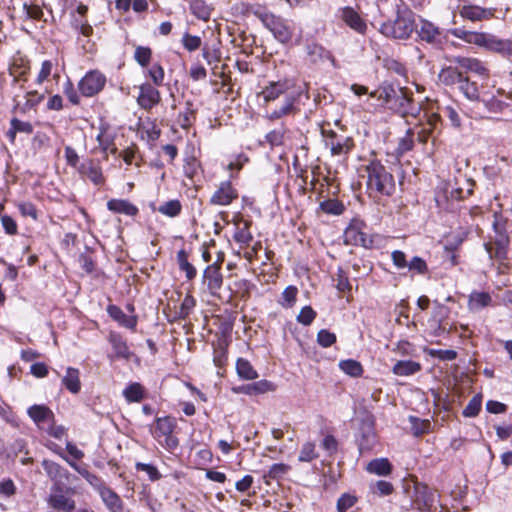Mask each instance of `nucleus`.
Here are the masks:
<instances>
[{
    "label": "nucleus",
    "instance_id": "obj_8",
    "mask_svg": "<svg viewBox=\"0 0 512 512\" xmlns=\"http://www.w3.org/2000/svg\"><path fill=\"white\" fill-rule=\"evenodd\" d=\"M106 77L98 70H91L78 83L81 94L85 97H92L104 88Z\"/></svg>",
    "mask_w": 512,
    "mask_h": 512
},
{
    "label": "nucleus",
    "instance_id": "obj_7",
    "mask_svg": "<svg viewBox=\"0 0 512 512\" xmlns=\"http://www.w3.org/2000/svg\"><path fill=\"white\" fill-rule=\"evenodd\" d=\"M365 224L360 220H352L344 231V243L346 245L362 246L371 248L373 246L372 238L363 231Z\"/></svg>",
    "mask_w": 512,
    "mask_h": 512
},
{
    "label": "nucleus",
    "instance_id": "obj_54",
    "mask_svg": "<svg viewBox=\"0 0 512 512\" xmlns=\"http://www.w3.org/2000/svg\"><path fill=\"white\" fill-rule=\"evenodd\" d=\"M202 57L208 65L218 63L221 59V51L215 46L204 44L202 46Z\"/></svg>",
    "mask_w": 512,
    "mask_h": 512
},
{
    "label": "nucleus",
    "instance_id": "obj_12",
    "mask_svg": "<svg viewBox=\"0 0 512 512\" xmlns=\"http://www.w3.org/2000/svg\"><path fill=\"white\" fill-rule=\"evenodd\" d=\"M161 100L160 92L150 83H143L139 86L137 103L144 110H151Z\"/></svg>",
    "mask_w": 512,
    "mask_h": 512
},
{
    "label": "nucleus",
    "instance_id": "obj_34",
    "mask_svg": "<svg viewBox=\"0 0 512 512\" xmlns=\"http://www.w3.org/2000/svg\"><path fill=\"white\" fill-rule=\"evenodd\" d=\"M127 403H138L145 398V388L138 382L129 383L122 392Z\"/></svg>",
    "mask_w": 512,
    "mask_h": 512
},
{
    "label": "nucleus",
    "instance_id": "obj_47",
    "mask_svg": "<svg viewBox=\"0 0 512 512\" xmlns=\"http://www.w3.org/2000/svg\"><path fill=\"white\" fill-rule=\"evenodd\" d=\"M177 262L181 271L185 272L188 279H193L196 276L195 267L188 261V255L185 250H180L177 253Z\"/></svg>",
    "mask_w": 512,
    "mask_h": 512
},
{
    "label": "nucleus",
    "instance_id": "obj_38",
    "mask_svg": "<svg viewBox=\"0 0 512 512\" xmlns=\"http://www.w3.org/2000/svg\"><path fill=\"white\" fill-rule=\"evenodd\" d=\"M459 90L463 93V95L472 101H479V91L476 82L470 81L464 75L461 77V81L457 84Z\"/></svg>",
    "mask_w": 512,
    "mask_h": 512
},
{
    "label": "nucleus",
    "instance_id": "obj_41",
    "mask_svg": "<svg viewBox=\"0 0 512 512\" xmlns=\"http://www.w3.org/2000/svg\"><path fill=\"white\" fill-rule=\"evenodd\" d=\"M63 459H65L68 464L73 467L74 469H76L84 478L85 480L95 489L97 490L98 493H100L102 491V488H105L106 485L105 483L103 482V480L101 478H99L98 476H96L95 474H92L90 473L88 470L86 469H78L77 468V465L74 463V462H71L69 461L66 457L62 456Z\"/></svg>",
    "mask_w": 512,
    "mask_h": 512
},
{
    "label": "nucleus",
    "instance_id": "obj_22",
    "mask_svg": "<svg viewBox=\"0 0 512 512\" xmlns=\"http://www.w3.org/2000/svg\"><path fill=\"white\" fill-rule=\"evenodd\" d=\"M42 467L48 477L59 485H62L64 481L68 480L69 472L67 469L60 466L58 463L51 460H43Z\"/></svg>",
    "mask_w": 512,
    "mask_h": 512
},
{
    "label": "nucleus",
    "instance_id": "obj_61",
    "mask_svg": "<svg viewBox=\"0 0 512 512\" xmlns=\"http://www.w3.org/2000/svg\"><path fill=\"white\" fill-rule=\"evenodd\" d=\"M286 131L284 126L274 129L266 134L265 139L271 146H280L283 144Z\"/></svg>",
    "mask_w": 512,
    "mask_h": 512
},
{
    "label": "nucleus",
    "instance_id": "obj_62",
    "mask_svg": "<svg viewBox=\"0 0 512 512\" xmlns=\"http://www.w3.org/2000/svg\"><path fill=\"white\" fill-rule=\"evenodd\" d=\"M148 75L155 86H161L163 84L165 73L163 67L159 63H154L149 68Z\"/></svg>",
    "mask_w": 512,
    "mask_h": 512
},
{
    "label": "nucleus",
    "instance_id": "obj_39",
    "mask_svg": "<svg viewBox=\"0 0 512 512\" xmlns=\"http://www.w3.org/2000/svg\"><path fill=\"white\" fill-rule=\"evenodd\" d=\"M196 109L192 101L187 100L185 102V108L178 115L177 122L183 129H188L195 121Z\"/></svg>",
    "mask_w": 512,
    "mask_h": 512
},
{
    "label": "nucleus",
    "instance_id": "obj_19",
    "mask_svg": "<svg viewBox=\"0 0 512 512\" xmlns=\"http://www.w3.org/2000/svg\"><path fill=\"white\" fill-rule=\"evenodd\" d=\"M341 18L347 26H349L357 33L362 35L366 33V22L352 7H344L342 9Z\"/></svg>",
    "mask_w": 512,
    "mask_h": 512
},
{
    "label": "nucleus",
    "instance_id": "obj_49",
    "mask_svg": "<svg viewBox=\"0 0 512 512\" xmlns=\"http://www.w3.org/2000/svg\"><path fill=\"white\" fill-rule=\"evenodd\" d=\"M478 102H481L487 112L492 114L500 113L508 106L506 102L501 101L494 96H491L490 98L483 97Z\"/></svg>",
    "mask_w": 512,
    "mask_h": 512
},
{
    "label": "nucleus",
    "instance_id": "obj_27",
    "mask_svg": "<svg viewBox=\"0 0 512 512\" xmlns=\"http://www.w3.org/2000/svg\"><path fill=\"white\" fill-rule=\"evenodd\" d=\"M109 211L127 216H135L138 214V208L125 199H111L107 202Z\"/></svg>",
    "mask_w": 512,
    "mask_h": 512
},
{
    "label": "nucleus",
    "instance_id": "obj_10",
    "mask_svg": "<svg viewBox=\"0 0 512 512\" xmlns=\"http://www.w3.org/2000/svg\"><path fill=\"white\" fill-rule=\"evenodd\" d=\"M448 32L454 37L465 41L466 43L474 44L487 50L489 49L490 41L493 35L486 32L467 31L463 28H453L448 30Z\"/></svg>",
    "mask_w": 512,
    "mask_h": 512
},
{
    "label": "nucleus",
    "instance_id": "obj_9",
    "mask_svg": "<svg viewBox=\"0 0 512 512\" xmlns=\"http://www.w3.org/2000/svg\"><path fill=\"white\" fill-rule=\"evenodd\" d=\"M415 30L421 41H424L433 47H438L443 43L444 37L442 30L428 20L421 19L420 27H415Z\"/></svg>",
    "mask_w": 512,
    "mask_h": 512
},
{
    "label": "nucleus",
    "instance_id": "obj_4",
    "mask_svg": "<svg viewBox=\"0 0 512 512\" xmlns=\"http://www.w3.org/2000/svg\"><path fill=\"white\" fill-rule=\"evenodd\" d=\"M255 15L279 42L286 44L291 41L293 32L284 19L270 12L260 10L255 11Z\"/></svg>",
    "mask_w": 512,
    "mask_h": 512
},
{
    "label": "nucleus",
    "instance_id": "obj_20",
    "mask_svg": "<svg viewBox=\"0 0 512 512\" xmlns=\"http://www.w3.org/2000/svg\"><path fill=\"white\" fill-rule=\"evenodd\" d=\"M44 98L37 91H29L25 95V101L22 103L18 96L13 97V110L21 114H27L31 109L35 108Z\"/></svg>",
    "mask_w": 512,
    "mask_h": 512
},
{
    "label": "nucleus",
    "instance_id": "obj_11",
    "mask_svg": "<svg viewBox=\"0 0 512 512\" xmlns=\"http://www.w3.org/2000/svg\"><path fill=\"white\" fill-rule=\"evenodd\" d=\"M48 504L53 509L63 512H74L75 501L66 496L61 485L54 483L48 497Z\"/></svg>",
    "mask_w": 512,
    "mask_h": 512
},
{
    "label": "nucleus",
    "instance_id": "obj_50",
    "mask_svg": "<svg viewBox=\"0 0 512 512\" xmlns=\"http://www.w3.org/2000/svg\"><path fill=\"white\" fill-rule=\"evenodd\" d=\"M339 367L345 374L352 377H358L363 372L361 364L358 361L352 359L340 361Z\"/></svg>",
    "mask_w": 512,
    "mask_h": 512
},
{
    "label": "nucleus",
    "instance_id": "obj_28",
    "mask_svg": "<svg viewBox=\"0 0 512 512\" xmlns=\"http://www.w3.org/2000/svg\"><path fill=\"white\" fill-rule=\"evenodd\" d=\"M155 422L156 425L153 435L156 440H160L165 436L173 434L176 427V422L173 418L169 416L158 417Z\"/></svg>",
    "mask_w": 512,
    "mask_h": 512
},
{
    "label": "nucleus",
    "instance_id": "obj_31",
    "mask_svg": "<svg viewBox=\"0 0 512 512\" xmlns=\"http://www.w3.org/2000/svg\"><path fill=\"white\" fill-rule=\"evenodd\" d=\"M454 62L465 71L474 72L478 75H487V68L476 58L456 57Z\"/></svg>",
    "mask_w": 512,
    "mask_h": 512
},
{
    "label": "nucleus",
    "instance_id": "obj_33",
    "mask_svg": "<svg viewBox=\"0 0 512 512\" xmlns=\"http://www.w3.org/2000/svg\"><path fill=\"white\" fill-rule=\"evenodd\" d=\"M488 50L491 52L498 53L503 57L511 58L512 57V40L501 39L493 34Z\"/></svg>",
    "mask_w": 512,
    "mask_h": 512
},
{
    "label": "nucleus",
    "instance_id": "obj_13",
    "mask_svg": "<svg viewBox=\"0 0 512 512\" xmlns=\"http://www.w3.org/2000/svg\"><path fill=\"white\" fill-rule=\"evenodd\" d=\"M436 501V493L426 484H417L414 490V503L421 511H428Z\"/></svg>",
    "mask_w": 512,
    "mask_h": 512
},
{
    "label": "nucleus",
    "instance_id": "obj_25",
    "mask_svg": "<svg viewBox=\"0 0 512 512\" xmlns=\"http://www.w3.org/2000/svg\"><path fill=\"white\" fill-rule=\"evenodd\" d=\"M325 147L330 149L332 156L346 155L353 147L350 137L338 136L336 139L325 140Z\"/></svg>",
    "mask_w": 512,
    "mask_h": 512
},
{
    "label": "nucleus",
    "instance_id": "obj_2",
    "mask_svg": "<svg viewBox=\"0 0 512 512\" xmlns=\"http://www.w3.org/2000/svg\"><path fill=\"white\" fill-rule=\"evenodd\" d=\"M508 223V218L501 212L493 213V235L490 237L489 242L484 243L485 250L490 259L503 261L508 258V250L511 243L507 230Z\"/></svg>",
    "mask_w": 512,
    "mask_h": 512
},
{
    "label": "nucleus",
    "instance_id": "obj_26",
    "mask_svg": "<svg viewBox=\"0 0 512 512\" xmlns=\"http://www.w3.org/2000/svg\"><path fill=\"white\" fill-rule=\"evenodd\" d=\"M108 315L120 326L134 330L137 325V318L134 315H126L118 306L108 305Z\"/></svg>",
    "mask_w": 512,
    "mask_h": 512
},
{
    "label": "nucleus",
    "instance_id": "obj_3",
    "mask_svg": "<svg viewBox=\"0 0 512 512\" xmlns=\"http://www.w3.org/2000/svg\"><path fill=\"white\" fill-rule=\"evenodd\" d=\"M415 30V15L408 9H398L396 18L381 24L379 31L387 38L406 40Z\"/></svg>",
    "mask_w": 512,
    "mask_h": 512
},
{
    "label": "nucleus",
    "instance_id": "obj_59",
    "mask_svg": "<svg viewBox=\"0 0 512 512\" xmlns=\"http://www.w3.org/2000/svg\"><path fill=\"white\" fill-rule=\"evenodd\" d=\"M409 421L412 424V433L415 436H420L429 431L431 423L429 420H420L417 417L410 416Z\"/></svg>",
    "mask_w": 512,
    "mask_h": 512
},
{
    "label": "nucleus",
    "instance_id": "obj_24",
    "mask_svg": "<svg viewBox=\"0 0 512 512\" xmlns=\"http://www.w3.org/2000/svg\"><path fill=\"white\" fill-rule=\"evenodd\" d=\"M290 87L291 84L287 79L270 82L269 85L262 90L261 94L265 102H270L284 94Z\"/></svg>",
    "mask_w": 512,
    "mask_h": 512
},
{
    "label": "nucleus",
    "instance_id": "obj_29",
    "mask_svg": "<svg viewBox=\"0 0 512 512\" xmlns=\"http://www.w3.org/2000/svg\"><path fill=\"white\" fill-rule=\"evenodd\" d=\"M109 342L113 348L116 358L128 360L131 356V352L126 341L123 337L115 332H111L109 335Z\"/></svg>",
    "mask_w": 512,
    "mask_h": 512
},
{
    "label": "nucleus",
    "instance_id": "obj_23",
    "mask_svg": "<svg viewBox=\"0 0 512 512\" xmlns=\"http://www.w3.org/2000/svg\"><path fill=\"white\" fill-rule=\"evenodd\" d=\"M275 385L268 380H260L250 384L242 385L234 388L237 393H243L249 396L264 394L269 391H274Z\"/></svg>",
    "mask_w": 512,
    "mask_h": 512
},
{
    "label": "nucleus",
    "instance_id": "obj_30",
    "mask_svg": "<svg viewBox=\"0 0 512 512\" xmlns=\"http://www.w3.org/2000/svg\"><path fill=\"white\" fill-rule=\"evenodd\" d=\"M99 495L109 511L121 512L123 510L121 498L109 487L102 488Z\"/></svg>",
    "mask_w": 512,
    "mask_h": 512
},
{
    "label": "nucleus",
    "instance_id": "obj_18",
    "mask_svg": "<svg viewBox=\"0 0 512 512\" xmlns=\"http://www.w3.org/2000/svg\"><path fill=\"white\" fill-rule=\"evenodd\" d=\"M78 171L83 177L88 178L94 185L100 186L105 182L101 167L93 160H86L81 163L78 167Z\"/></svg>",
    "mask_w": 512,
    "mask_h": 512
},
{
    "label": "nucleus",
    "instance_id": "obj_46",
    "mask_svg": "<svg viewBox=\"0 0 512 512\" xmlns=\"http://www.w3.org/2000/svg\"><path fill=\"white\" fill-rule=\"evenodd\" d=\"M294 102H295L294 97L286 98L285 102L278 109H275L274 111H272L270 114L267 115V118L269 120H277L286 115L293 113V111L295 109Z\"/></svg>",
    "mask_w": 512,
    "mask_h": 512
},
{
    "label": "nucleus",
    "instance_id": "obj_60",
    "mask_svg": "<svg viewBox=\"0 0 512 512\" xmlns=\"http://www.w3.org/2000/svg\"><path fill=\"white\" fill-rule=\"evenodd\" d=\"M86 252L81 253L78 258L80 267L86 272L91 273L95 268V262L91 256L92 251L89 247H85Z\"/></svg>",
    "mask_w": 512,
    "mask_h": 512
},
{
    "label": "nucleus",
    "instance_id": "obj_63",
    "mask_svg": "<svg viewBox=\"0 0 512 512\" xmlns=\"http://www.w3.org/2000/svg\"><path fill=\"white\" fill-rule=\"evenodd\" d=\"M317 342L320 346L328 348L336 342V335L327 329H321L317 334Z\"/></svg>",
    "mask_w": 512,
    "mask_h": 512
},
{
    "label": "nucleus",
    "instance_id": "obj_48",
    "mask_svg": "<svg viewBox=\"0 0 512 512\" xmlns=\"http://www.w3.org/2000/svg\"><path fill=\"white\" fill-rule=\"evenodd\" d=\"M320 209L326 214L341 215L345 210V206L338 199H327L320 203Z\"/></svg>",
    "mask_w": 512,
    "mask_h": 512
},
{
    "label": "nucleus",
    "instance_id": "obj_5",
    "mask_svg": "<svg viewBox=\"0 0 512 512\" xmlns=\"http://www.w3.org/2000/svg\"><path fill=\"white\" fill-rule=\"evenodd\" d=\"M389 108L403 117H417L421 112V106L414 101L413 93L406 87H398V93Z\"/></svg>",
    "mask_w": 512,
    "mask_h": 512
},
{
    "label": "nucleus",
    "instance_id": "obj_35",
    "mask_svg": "<svg viewBox=\"0 0 512 512\" xmlns=\"http://www.w3.org/2000/svg\"><path fill=\"white\" fill-rule=\"evenodd\" d=\"M421 370V364L412 360L397 361L393 366V373L397 376H411Z\"/></svg>",
    "mask_w": 512,
    "mask_h": 512
},
{
    "label": "nucleus",
    "instance_id": "obj_32",
    "mask_svg": "<svg viewBox=\"0 0 512 512\" xmlns=\"http://www.w3.org/2000/svg\"><path fill=\"white\" fill-rule=\"evenodd\" d=\"M62 384L72 394H77L81 390L80 372L77 368L68 367L66 374L62 378Z\"/></svg>",
    "mask_w": 512,
    "mask_h": 512
},
{
    "label": "nucleus",
    "instance_id": "obj_45",
    "mask_svg": "<svg viewBox=\"0 0 512 512\" xmlns=\"http://www.w3.org/2000/svg\"><path fill=\"white\" fill-rule=\"evenodd\" d=\"M407 269L412 276H426L429 273V268L426 261L419 256H414L411 258V260H409Z\"/></svg>",
    "mask_w": 512,
    "mask_h": 512
},
{
    "label": "nucleus",
    "instance_id": "obj_55",
    "mask_svg": "<svg viewBox=\"0 0 512 512\" xmlns=\"http://www.w3.org/2000/svg\"><path fill=\"white\" fill-rule=\"evenodd\" d=\"M199 167L200 163L195 156L190 155L184 158L183 172L187 178L192 180L196 175Z\"/></svg>",
    "mask_w": 512,
    "mask_h": 512
},
{
    "label": "nucleus",
    "instance_id": "obj_53",
    "mask_svg": "<svg viewBox=\"0 0 512 512\" xmlns=\"http://www.w3.org/2000/svg\"><path fill=\"white\" fill-rule=\"evenodd\" d=\"M152 58V50L147 46H137L134 52V59L141 67H147Z\"/></svg>",
    "mask_w": 512,
    "mask_h": 512
},
{
    "label": "nucleus",
    "instance_id": "obj_14",
    "mask_svg": "<svg viewBox=\"0 0 512 512\" xmlns=\"http://www.w3.org/2000/svg\"><path fill=\"white\" fill-rule=\"evenodd\" d=\"M306 54L312 64H320L329 60L334 68H337V61L332 53L317 43H308L305 47Z\"/></svg>",
    "mask_w": 512,
    "mask_h": 512
},
{
    "label": "nucleus",
    "instance_id": "obj_51",
    "mask_svg": "<svg viewBox=\"0 0 512 512\" xmlns=\"http://www.w3.org/2000/svg\"><path fill=\"white\" fill-rule=\"evenodd\" d=\"M182 205L179 200L174 199L164 202L158 207V211L168 217H176L180 214Z\"/></svg>",
    "mask_w": 512,
    "mask_h": 512
},
{
    "label": "nucleus",
    "instance_id": "obj_1",
    "mask_svg": "<svg viewBox=\"0 0 512 512\" xmlns=\"http://www.w3.org/2000/svg\"><path fill=\"white\" fill-rule=\"evenodd\" d=\"M367 189L382 196H391L396 190L394 173L401 176L399 183L402 184L403 171L399 164L388 169L379 160H371L366 166Z\"/></svg>",
    "mask_w": 512,
    "mask_h": 512
},
{
    "label": "nucleus",
    "instance_id": "obj_57",
    "mask_svg": "<svg viewBox=\"0 0 512 512\" xmlns=\"http://www.w3.org/2000/svg\"><path fill=\"white\" fill-rule=\"evenodd\" d=\"M181 43L183 47L189 52H193L202 46L201 38L196 35H191L188 32L183 34Z\"/></svg>",
    "mask_w": 512,
    "mask_h": 512
},
{
    "label": "nucleus",
    "instance_id": "obj_6",
    "mask_svg": "<svg viewBox=\"0 0 512 512\" xmlns=\"http://www.w3.org/2000/svg\"><path fill=\"white\" fill-rule=\"evenodd\" d=\"M356 441L360 453L370 451L376 445L377 438L374 430V418L372 415L366 414L361 419Z\"/></svg>",
    "mask_w": 512,
    "mask_h": 512
},
{
    "label": "nucleus",
    "instance_id": "obj_36",
    "mask_svg": "<svg viewBox=\"0 0 512 512\" xmlns=\"http://www.w3.org/2000/svg\"><path fill=\"white\" fill-rule=\"evenodd\" d=\"M462 76L463 74L456 67L449 66L440 71L438 78L445 86H454L461 81Z\"/></svg>",
    "mask_w": 512,
    "mask_h": 512
},
{
    "label": "nucleus",
    "instance_id": "obj_40",
    "mask_svg": "<svg viewBox=\"0 0 512 512\" xmlns=\"http://www.w3.org/2000/svg\"><path fill=\"white\" fill-rule=\"evenodd\" d=\"M204 281L206 282L208 288H218L222 283V276L220 273V268L217 264L209 265L204 270Z\"/></svg>",
    "mask_w": 512,
    "mask_h": 512
},
{
    "label": "nucleus",
    "instance_id": "obj_44",
    "mask_svg": "<svg viewBox=\"0 0 512 512\" xmlns=\"http://www.w3.org/2000/svg\"><path fill=\"white\" fill-rule=\"evenodd\" d=\"M491 301L490 295L485 291H474L469 297V307L471 310H479L487 306Z\"/></svg>",
    "mask_w": 512,
    "mask_h": 512
},
{
    "label": "nucleus",
    "instance_id": "obj_16",
    "mask_svg": "<svg viewBox=\"0 0 512 512\" xmlns=\"http://www.w3.org/2000/svg\"><path fill=\"white\" fill-rule=\"evenodd\" d=\"M495 9L483 8L478 5H463L459 10V15L472 22L488 20L494 16Z\"/></svg>",
    "mask_w": 512,
    "mask_h": 512
},
{
    "label": "nucleus",
    "instance_id": "obj_64",
    "mask_svg": "<svg viewBox=\"0 0 512 512\" xmlns=\"http://www.w3.org/2000/svg\"><path fill=\"white\" fill-rule=\"evenodd\" d=\"M357 498L354 495L344 493L340 496L337 501V511L338 512H346L349 508L354 506Z\"/></svg>",
    "mask_w": 512,
    "mask_h": 512
},
{
    "label": "nucleus",
    "instance_id": "obj_52",
    "mask_svg": "<svg viewBox=\"0 0 512 512\" xmlns=\"http://www.w3.org/2000/svg\"><path fill=\"white\" fill-rule=\"evenodd\" d=\"M318 456L319 454L316 451L315 443L308 441L302 445V448L299 452L298 460L300 462H311L317 459Z\"/></svg>",
    "mask_w": 512,
    "mask_h": 512
},
{
    "label": "nucleus",
    "instance_id": "obj_21",
    "mask_svg": "<svg viewBox=\"0 0 512 512\" xmlns=\"http://www.w3.org/2000/svg\"><path fill=\"white\" fill-rule=\"evenodd\" d=\"M398 87L399 86H394L391 83L383 82L377 89L370 92L369 96L377 99L383 105L390 107L393 99L396 97V93H398Z\"/></svg>",
    "mask_w": 512,
    "mask_h": 512
},
{
    "label": "nucleus",
    "instance_id": "obj_37",
    "mask_svg": "<svg viewBox=\"0 0 512 512\" xmlns=\"http://www.w3.org/2000/svg\"><path fill=\"white\" fill-rule=\"evenodd\" d=\"M459 183L456 182V187H452L450 190V196L453 199L456 200H462L472 195L473 193V187H474V181L471 179L463 178L462 180V186L458 185Z\"/></svg>",
    "mask_w": 512,
    "mask_h": 512
},
{
    "label": "nucleus",
    "instance_id": "obj_15",
    "mask_svg": "<svg viewBox=\"0 0 512 512\" xmlns=\"http://www.w3.org/2000/svg\"><path fill=\"white\" fill-rule=\"evenodd\" d=\"M238 197L237 191L232 187L230 181L221 182L218 189L210 198L213 205L227 206Z\"/></svg>",
    "mask_w": 512,
    "mask_h": 512
},
{
    "label": "nucleus",
    "instance_id": "obj_58",
    "mask_svg": "<svg viewBox=\"0 0 512 512\" xmlns=\"http://www.w3.org/2000/svg\"><path fill=\"white\" fill-rule=\"evenodd\" d=\"M482 406V397L481 395H475L472 397V399L468 402L466 407L463 410V415L465 417H475L478 415L480 409Z\"/></svg>",
    "mask_w": 512,
    "mask_h": 512
},
{
    "label": "nucleus",
    "instance_id": "obj_56",
    "mask_svg": "<svg viewBox=\"0 0 512 512\" xmlns=\"http://www.w3.org/2000/svg\"><path fill=\"white\" fill-rule=\"evenodd\" d=\"M191 11L199 19L207 20L210 17V8L203 0H193L191 2Z\"/></svg>",
    "mask_w": 512,
    "mask_h": 512
},
{
    "label": "nucleus",
    "instance_id": "obj_43",
    "mask_svg": "<svg viewBox=\"0 0 512 512\" xmlns=\"http://www.w3.org/2000/svg\"><path fill=\"white\" fill-rule=\"evenodd\" d=\"M236 371L240 378L244 380H253L258 377L257 371L253 368L251 363L243 358H239L236 362Z\"/></svg>",
    "mask_w": 512,
    "mask_h": 512
},
{
    "label": "nucleus",
    "instance_id": "obj_17",
    "mask_svg": "<svg viewBox=\"0 0 512 512\" xmlns=\"http://www.w3.org/2000/svg\"><path fill=\"white\" fill-rule=\"evenodd\" d=\"M27 414L40 429L43 428L45 423L54 421L53 411L43 404H34L30 406L27 409Z\"/></svg>",
    "mask_w": 512,
    "mask_h": 512
},
{
    "label": "nucleus",
    "instance_id": "obj_42",
    "mask_svg": "<svg viewBox=\"0 0 512 512\" xmlns=\"http://www.w3.org/2000/svg\"><path fill=\"white\" fill-rule=\"evenodd\" d=\"M392 470L390 462L386 458H379L370 461L367 465V471L379 476H386Z\"/></svg>",
    "mask_w": 512,
    "mask_h": 512
}]
</instances>
